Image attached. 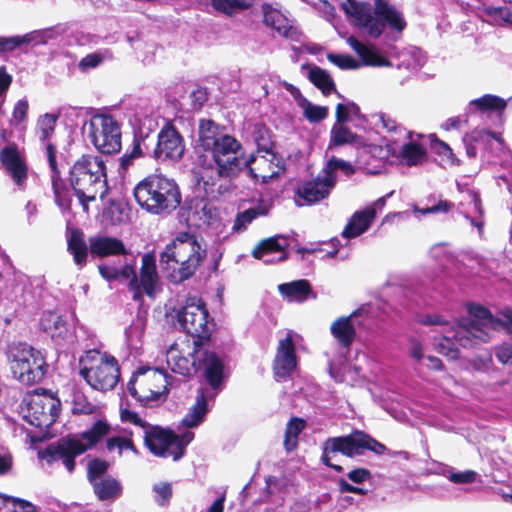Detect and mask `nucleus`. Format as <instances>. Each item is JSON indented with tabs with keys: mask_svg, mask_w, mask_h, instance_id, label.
Returning a JSON list of instances; mask_svg holds the SVG:
<instances>
[{
	"mask_svg": "<svg viewBox=\"0 0 512 512\" xmlns=\"http://www.w3.org/2000/svg\"><path fill=\"white\" fill-rule=\"evenodd\" d=\"M468 312L469 317L452 326L448 319L435 313L419 314L416 321L425 326L443 327V341L439 344V351L450 359L459 358L458 346L471 348L488 342L500 329H506L512 335V309H504L501 319L495 318L487 308L476 304L469 305Z\"/></svg>",
	"mask_w": 512,
	"mask_h": 512,
	"instance_id": "nucleus-1",
	"label": "nucleus"
},
{
	"mask_svg": "<svg viewBox=\"0 0 512 512\" xmlns=\"http://www.w3.org/2000/svg\"><path fill=\"white\" fill-rule=\"evenodd\" d=\"M206 255V250L190 233H180L160 255V265L166 277L174 283L189 279Z\"/></svg>",
	"mask_w": 512,
	"mask_h": 512,
	"instance_id": "nucleus-2",
	"label": "nucleus"
},
{
	"mask_svg": "<svg viewBox=\"0 0 512 512\" xmlns=\"http://www.w3.org/2000/svg\"><path fill=\"white\" fill-rule=\"evenodd\" d=\"M374 12L367 2L347 0L342 4L344 12L357 20L358 26L365 30L371 38H378L386 26L401 33L406 28V21L402 12L388 0H374Z\"/></svg>",
	"mask_w": 512,
	"mask_h": 512,
	"instance_id": "nucleus-3",
	"label": "nucleus"
},
{
	"mask_svg": "<svg viewBox=\"0 0 512 512\" xmlns=\"http://www.w3.org/2000/svg\"><path fill=\"white\" fill-rule=\"evenodd\" d=\"M138 205L152 215L172 213L181 203L178 184L162 174H151L136 184L133 190Z\"/></svg>",
	"mask_w": 512,
	"mask_h": 512,
	"instance_id": "nucleus-4",
	"label": "nucleus"
},
{
	"mask_svg": "<svg viewBox=\"0 0 512 512\" xmlns=\"http://www.w3.org/2000/svg\"><path fill=\"white\" fill-rule=\"evenodd\" d=\"M69 181L83 211L88 202L95 201L98 193L104 197L107 190L105 161L102 156L83 155L69 170Z\"/></svg>",
	"mask_w": 512,
	"mask_h": 512,
	"instance_id": "nucleus-5",
	"label": "nucleus"
},
{
	"mask_svg": "<svg viewBox=\"0 0 512 512\" xmlns=\"http://www.w3.org/2000/svg\"><path fill=\"white\" fill-rule=\"evenodd\" d=\"M108 426L102 421H97L89 431L82 434L81 438L62 437L56 442L39 451V458L52 465L59 460L69 473L75 469V457L83 454L88 448L96 444L107 432Z\"/></svg>",
	"mask_w": 512,
	"mask_h": 512,
	"instance_id": "nucleus-6",
	"label": "nucleus"
},
{
	"mask_svg": "<svg viewBox=\"0 0 512 512\" xmlns=\"http://www.w3.org/2000/svg\"><path fill=\"white\" fill-rule=\"evenodd\" d=\"M204 375L208 386L200 388L194 405L189 409L182 423L189 428L197 427L203 422L209 408L208 403L213 402L223 389L224 364L214 352H206L203 358Z\"/></svg>",
	"mask_w": 512,
	"mask_h": 512,
	"instance_id": "nucleus-7",
	"label": "nucleus"
},
{
	"mask_svg": "<svg viewBox=\"0 0 512 512\" xmlns=\"http://www.w3.org/2000/svg\"><path fill=\"white\" fill-rule=\"evenodd\" d=\"M65 237L67 251L79 270L87 265L89 252L98 257L125 253V247L120 240L110 237H90L87 242L84 232L74 226H67Z\"/></svg>",
	"mask_w": 512,
	"mask_h": 512,
	"instance_id": "nucleus-8",
	"label": "nucleus"
},
{
	"mask_svg": "<svg viewBox=\"0 0 512 512\" xmlns=\"http://www.w3.org/2000/svg\"><path fill=\"white\" fill-rule=\"evenodd\" d=\"M79 374L91 388L108 391L115 388L120 370L115 357L99 350H87L79 359Z\"/></svg>",
	"mask_w": 512,
	"mask_h": 512,
	"instance_id": "nucleus-9",
	"label": "nucleus"
},
{
	"mask_svg": "<svg viewBox=\"0 0 512 512\" xmlns=\"http://www.w3.org/2000/svg\"><path fill=\"white\" fill-rule=\"evenodd\" d=\"M322 463L335 470L342 472L343 467L331 462V454L341 453L344 456L353 458L363 454L364 450H370L377 455L384 454L387 448L369 434L361 430H354L345 436L330 437L326 439L322 447Z\"/></svg>",
	"mask_w": 512,
	"mask_h": 512,
	"instance_id": "nucleus-10",
	"label": "nucleus"
},
{
	"mask_svg": "<svg viewBox=\"0 0 512 512\" xmlns=\"http://www.w3.org/2000/svg\"><path fill=\"white\" fill-rule=\"evenodd\" d=\"M7 358L13 376L21 383L31 385L44 378L47 363L42 353L27 343L9 345Z\"/></svg>",
	"mask_w": 512,
	"mask_h": 512,
	"instance_id": "nucleus-11",
	"label": "nucleus"
},
{
	"mask_svg": "<svg viewBox=\"0 0 512 512\" xmlns=\"http://www.w3.org/2000/svg\"><path fill=\"white\" fill-rule=\"evenodd\" d=\"M170 376L160 369H139L127 384L129 394L144 406H152L171 385Z\"/></svg>",
	"mask_w": 512,
	"mask_h": 512,
	"instance_id": "nucleus-12",
	"label": "nucleus"
},
{
	"mask_svg": "<svg viewBox=\"0 0 512 512\" xmlns=\"http://www.w3.org/2000/svg\"><path fill=\"white\" fill-rule=\"evenodd\" d=\"M88 125V136L101 153L111 155L121 150V127L111 115L97 113L84 126Z\"/></svg>",
	"mask_w": 512,
	"mask_h": 512,
	"instance_id": "nucleus-13",
	"label": "nucleus"
},
{
	"mask_svg": "<svg viewBox=\"0 0 512 512\" xmlns=\"http://www.w3.org/2000/svg\"><path fill=\"white\" fill-rule=\"evenodd\" d=\"M208 311L205 303L198 297H188L185 304L176 311L180 327L193 338V345L200 346L201 341L210 336Z\"/></svg>",
	"mask_w": 512,
	"mask_h": 512,
	"instance_id": "nucleus-14",
	"label": "nucleus"
},
{
	"mask_svg": "<svg viewBox=\"0 0 512 512\" xmlns=\"http://www.w3.org/2000/svg\"><path fill=\"white\" fill-rule=\"evenodd\" d=\"M241 143L232 135L221 136L218 143L207 152H211L216 164L217 174L221 178H234L242 170V158L239 152Z\"/></svg>",
	"mask_w": 512,
	"mask_h": 512,
	"instance_id": "nucleus-15",
	"label": "nucleus"
},
{
	"mask_svg": "<svg viewBox=\"0 0 512 512\" xmlns=\"http://www.w3.org/2000/svg\"><path fill=\"white\" fill-rule=\"evenodd\" d=\"M26 401L25 420L37 428H48L57 419L60 411V401L51 394H39L29 396Z\"/></svg>",
	"mask_w": 512,
	"mask_h": 512,
	"instance_id": "nucleus-16",
	"label": "nucleus"
},
{
	"mask_svg": "<svg viewBox=\"0 0 512 512\" xmlns=\"http://www.w3.org/2000/svg\"><path fill=\"white\" fill-rule=\"evenodd\" d=\"M455 207V204L449 200L437 198L435 195H430L425 200L412 205V210H405L399 212H390L385 215L380 224H391L393 222H408L412 217L421 221L422 216L431 214H446Z\"/></svg>",
	"mask_w": 512,
	"mask_h": 512,
	"instance_id": "nucleus-17",
	"label": "nucleus"
},
{
	"mask_svg": "<svg viewBox=\"0 0 512 512\" xmlns=\"http://www.w3.org/2000/svg\"><path fill=\"white\" fill-rule=\"evenodd\" d=\"M151 152L158 162H178L185 152L184 139L172 124H166L158 133L157 143Z\"/></svg>",
	"mask_w": 512,
	"mask_h": 512,
	"instance_id": "nucleus-18",
	"label": "nucleus"
},
{
	"mask_svg": "<svg viewBox=\"0 0 512 512\" xmlns=\"http://www.w3.org/2000/svg\"><path fill=\"white\" fill-rule=\"evenodd\" d=\"M272 368L274 377L279 382L286 381L295 372L297 356L291 333L279 340Z\"/></svg>",
	"mask_w": 512,
	"mask_h": 512,
	"instance_id": "nucleus-19",
	"label": "nucleus"
},
{
	"mask_svg": "<svg viewBox=\"0 0 512 512\" xmlns=\"http://www.w3.org/2000/svg\"><path fill=\"white\" fill-rule=\"evenodd\" d=\"M200 346H194L193 352H188V356L184 355V349L180 348V345L175 342L170 345L166 351V362L172 372L180 374L182 376H190L197 370L196 357L199 360V366L203 365L204 354L207 351H201Z\"/></svg>",
	"mask_w": 512,
	"mask_h": 512,
	"instance_id": "nucleus-20",
	"label": "nucleus"
},
{
	"mask_svg": "<svg viewBox=\"0 0 512 512\" xmlns=\"http://www.w3.org/2000/svg\"><path fill=\"white\" fill-rule=\"evenodd\" d=\"M144 444L157 457L173 458L177 446L175 433L160 426H149L144 433Z\"/></svg>",
	"mask_w": 512,
	"mask_h": 512,
	"instance_id": "nucleus-21",
	"label": "nucleus"
},
{
	"mask_svg": "<svg viewBox=\"0 0 512 512\" xmlns=\"http://www.w3.org/2000/svg\"><path fill=\"white\" fill-rule=\"evenodd\" d=\"M333 188V179L321 172L316 178L305 182L297 189L296 202L299 206L317 203L328 197Z\"/></svg>",
	"mask_w": 512,
	"mask_h": 512,
	"instance_id": "nucleus-22",
	"label": "nucleus"
},
{
	"mask_svg": "<svg viewBox=\"0 0 512 512\" xmlns=\"http://www.w3.org/2000/svg\"><path fill=\"white\" fill-rule=\"evenodd\" d=\"M292 246L288 235H278L261 241L253 250V256L265 264L281 262L286 259L285 248Z\"/></svg>",
	"mask_w": 512,
	"mask_h": 512,
	"instance_id": "nucleus-23",
	"label": "nucleus"
},
{
	"mask_svg": "<svg viewBox=\"0 0 512 512\" xmlns=\"http://www.w3.org/2000/svg\"><path fill=\"white\" fill-rule=\"evenodd\" d=\"M0 161L15 184L22 189L27 179L28 169L15 144L1 149Z\"/></svg>",
	"mask_w": 512,
	"mask_h": 512,
	"instance_id": "nucleus-24",
	"label": "nucleus"
},
{
	"mask_svg": "<svg viewBox=\"0 0 512 512\" xmlns=\"http://www.w3.org/2000/svg\"><path fill=\"white\" fill-rule=\"evenodd\" d=\"M47 161L51 171L55 202L62 210H69L71 207V197L69 191L61 186L60 169L57 164V149L53 143L47 144Z\"/></svg>",
	"mask_w": 512,
	"mask_h": 512,
	"instance_id": "nucleus-25",
	"label": "nucleus"
},
{
	"mask_svg": "<svg viewBox=\"0 0 512 512\" xmlns=\"http://www.w3.org/2000/svg\"><path fill=\"white\" fill-rule=\"evenodd\" d=\"M365 312L364 308H360L349 316H343L336 319L330 327L331 334L337 342L344 348H348L355 339L356 330L355 323L357 318Z\"/></svg>",
	"mask_w": 512,
	"mask_h": 512,
	"instance_id": "nucleus-26",
	"label": "nucleus"
},
{
	"mask_svg": "<svg viewBox=\"0 0 512 512\" xmlns=\"http://www.w3.org/2000/svg\"><path fill=\"white\" fill-rule=\"evenodd\" d=\"M507 107V101L493 94H485L471 100L465 108V122L476 114L502 113Z\"/></svg>",
	"mask_w": 512,
	"mask_h": 512,
	"instance_id": "nucleus-27",
	"label": "nucleus"
},
{
	"mask_svg": "<svg viewBox=\"0 0 512 512\" xmlns=\"http://www.w3.org/2000/svg\"><path fill=\"white\" fill-rule=\"evenodd\" d=\"M349 46L355 51L365 66L390 67L391 61L384 56L379 49L372 44H364L356 37L350 36L347 39Z\"/></svg>",
	"mask_w": 512,
	"mask_h": 512,
	"instance_id": "nucleus-28",
	"label": "nucleus"
},
{
	"mask_svg": "<svg viewBox=\"0 0 512 512\" xmlns=\"http://www.w3.org/2000/svg\"><path fill=\"white\" fill-rule=\"evenodd\" d=\"M252 138L257 146V152H264L271 155L272 158L269 161L279 166L282 159L274 151L275 141L272 130L265 124L257 123L252 130Z\"/></svg>",
	"mask_w": 512,
	"mask_h": 512,
	"instance_id": "nucleus-29",
	"label": "nucleus"
},
{
	"mask_svg": "<svg viewBox=\"0 0 512 512\" xmlns=\"http://www.w3.org/2000/svg\"><path fill=\"white\" fill-rule=\"evenodd\" d=\"M178 207L179 224H197L202 220V215H206V203L197 196L186 197Z\"/></svg>",
	"mask_w": 512,
	"mask_h": 512,
	"instance_id": "nucleus-30",
	"label": "nucleus"
},
{
	"mask_svg": "<svg viewBox=\"0 0 512 512\" xmlns=\"http://www.w3.org/2000/svg\"><path fill=\"white\" fill-rule=\"evenodd\" d=\"M302 70L308 69V79L309 81L318 88L324 96L330 95L332 92H335L339 98L343 96L336 90L335 82L330 75V73L316 65H310L309 63H305L301 66Z\"/></svg>",
	"mask_w": 512,
	"mask_h": 512,
	"instance_id": "nucleus-31",
	"label": "nucleus"
},
{
	"mask_svg": "<svg viewBox=\"0 0 512 512\" xmlns=\"http://www.w3.org/2000/svg\"><path fill=\"white\" fill-rule=\"evenodd\" d=\"M278 291L288 302L302 303L310 297L316 298L310 283L305 279L280 284Z\"/></svg>",
	"mask_w": 512,
	"mask_h": 512,
	"instance_id": "nucleus-32",
	"label": "nucleus"
},
{
	"mask_svg": "<svg viewBox=\"0 0 512 512\" xmlns=\"http://www.w3.org/2000/svg\"><path fill=\"white\" fill-rule=\"evenodd\" d=\"M138 281L140 285V296L144 292L149 297H154L159 278L153 256L146 254L142 257V267Z\"/></svg>",
	"mask_w": 512,
	"mask_h": 512,
	"instance_id": "nucleus-33",
	"label": "nucleus"
},
{
	"mask_svg": "<svg viewBox=\"0 0 512 512\" xmlns=\"http://www.w3.org/2000/svg\"><path fill=\"white\" fill-rule=\"evenodd\" d=\"M224 127L211 119H200L198 124V143L204 151H208L225 136Z\"/></svg>",
	"mask_w": 512,
	"mask_h": 512,
	"instance_id": "nucleus-34",
	"label": "nucleus"
},
{
	"mask_svg": "<svg viewBox=\"0 0 512 512\" xmlns=\"http://www.w3.org/2000/svg\"><path fill=\"white\" fill-rule=\"evenodd\" d=\"M391 152L408 166L418 165L426 159V149L421 144L411 140L403 143L398 148H391Z\"/></svg>",
	"mask_w": 512,
	"mask_h": 512,
	"instance_id": "nucleus-35",
	"label": "nucleus"
},
{
	"mask_svg": "<svg viewBox=\"0 0 512 512\" xmlns=\"http://www.w3.org/2000/svg\"><path fill=\"white\" fill-rule=\"evenodd\" d=\"M392 194L393 192H389L372 202L370 205L364 207L363 209L355 211L353 215L348 219L346 224H372L376 216L382 212L386 205L387 199Z\"/></svg>",
	"mask_w": 512,
	"mask_h": 512,
	"instance_id": "nucleus-36",
	"label": "nucleus"
},
{
	"mask_svg": "<svg viewBox=\"0 0 512 512\" xmlns=\"http://www.w3.org/2000/svg\"><path fill=\"white\" fill-rule=\"evenodd\" d=\"M148 137V134L143 136L141 132L134 133L131 150L127 151L119 158V166L121 170H127L133 164L135 159L140 158L145 154H150L149 145L146 143Z\"/></svg>",
	"mask_w": 512,
	"mask_h": 512,
	"instance_id": "nucleus-37",
	"label": "nucleus"
},
{
	"mask_svg": "<svg viewBox=\"0 0 512 512\" xmlns=\"http://www.w3.org/2000/svg\"><path fill=\"white\" fill-rule=\"evenodd\" d=\"M95 495L101 501H114L122 495L121 483L112 477H105L91 484Z\"/></svg>",
	"mask_w": 512,
	"mask_h": 512,
	"instance_id": "nucleus-38",
	"label": "nucleus"
},
{
	"mask_svg": "<svg viewBox=\"0 0 512 512\" xmlns=\"http://www.w3.org/2000/svg\"><path fill=\"white\" fill-rule=\"evenodd\" d=\"M263 15H264V24L273 28L282 36H290L291 33L288 28V19L286 16L278 9L273 8L270 4H263L262 6Z\"/></svg>",
	"mask_w": 512,
	"mask_h": 512,
	"instance_id": "nucleus-39",
	"label": "nucleus"
},
{
	"mask_svg": "<svg viewBox=\"0 0 512 512\" xmlns=\"http://www.w3.org/2000/svg\"><path fill=\"white\" fill-rule=\"evenodd\" d=\"M361 136L352 132L350 128L343 124H334L330 131L329 147H340L347 144H359Z\"/></svg>",
	"mask_w": 512,
	"mask_h": 512,
	"instance_id": "nucleus-40",
	"label": "nucleus"
},
{
	"mask_svg": "<svg viewBox=\"0 0 512 512\" xmlns=\"http://www.w3.org/2000/svg\"><path fill=\"white\" fill-rule=\"evenodd\" d=\"M272 204L270 201L261 199L251 207L239 212L234 224H249L260 216L268 215Z\"/></svg>",
	"mask_w": 512,
	"mask_h": 512,
	"instance_id": "nucleus-41",
	"label": "nucleus"
},
{
	"mask_svg": "<svg viewBox=\"0 0 512 512\" xmlns=\"http://www.w3.org/2000/svg\"><path fill=\"white\" fill-rule=\"evenodd\" d=\"M379 120L382 127L391 134L389 141L396 143L399 139L411 138V132L407 131L405 127L399 124L393 117L386 113L379 114Z\"/></svg>",
	"mask_w": 512,
	"mask_h": 512,
	"instance_id": "nucleus-42",
	"label": "nucleus"
},
{
	"mask_svg": "<svg viewBox=\"0 0 512 512\" xmlns=\"http://www.w3.org/2000/svg\"><path fill=\"white\" fill-rule=\"evenodd\" d=\"M51 339L58 346L71 345L75 342V325L73 320L64 318L61 320L56 332L52 334Z\"/></svg>",
	"mask_w": 512,
	"mask_h": 512,
	"instance_id": "nucleus-43",
	"label": "nucleus"
},
{
	"mask_svg": "<svg viewBox=\"0 0 512 512\" xmlns=\"http://www.w3.org/2000/svg\"><path fill=\"white\" fill-rule=\"evenodd\" d=\"M58 116L55 114L45 113L41 115L37 120V130L39 133V140L42 144H45V148L47 149V144L51 143L49 141L51 135L54 133L56 122Z\"/></svg>",
	"mask_w": 512,
	"mask_h": 512,
	"instance_id": "nucleus-44",
	"label": "nucleus"
},
{
	"mask_svg": "<svg viewBox=\"0 0 512 512\" xmlns=\"http://www.w3.org/2000/svg\"><path fill=\"white\" fill-rule=\"evenodd\" d=\"M338 170L342 171L346 176H350L355 172V169L350 162L332 156L322 169V173L327 177H331L333 179V184L335 185L337 179L336 171Z\"/></svg>",
	"mask_w": 512,
	"mask_h": 512,
	"instance_id": "nucleus-45",
	"label": "nucleus"
},
{
	"mask_svg": "<svg viewBox=\"0 0 512 512\" xmlns=\"http://www.w3.org/2000/svg\"><path fill=\"white\" fill-rule=\"evenodd\" d=\"M12 83V76L6 72L5 67H0V138L2 141L7 140V130L3 128V117L5 111L3 105L6 99L7 91Z\"/></svg>",
	"mask_w": 512,
	"mask_h": 512,
	"instance_id": "nucleus-46",
	"label": "nucleus"
},
{
	"mask_svg": "<svg viewBox=\"0 0 512 512\" xmlns=\"http://www.w3.org/2000/svg\"><path fill=\"white\" fill-rule=\"evenodd\" d=\"M305 427V422L299 418L291 419L285 430L284 446L290 452L297 447L298 436Z\"/></svg>",
	"mask_w": 512,
	"mask_h": 512,
	"instance_id": "nucleus-47",
	"label": "nucleus"
},
{
	"mask_svg": "<svg viewBox=\"0 0 512 512\" xmlns=\"http://www.w3.org/2000/svg\"><path fill=\"white\" fill-rule=\"evenodd\" d=\"M304 117L310 123H318L327 118L329 109L327 106L313 104L307 100L301 107Z\"/></svg>",
	"mask_w": 512,
	"mask_h": 512,
	"instance_id": "nucleus-48",
	"label": "nucleus"
},
{
	"mask_svg": "<svg viewBox=\"0 0 512 512\" xmlns=\"http://www.w3.org/2000/svg\"><path fill=\"white\" fill-rule=\"evenodd\" d=\"M55 38V33L52 28L34 30L32 32L21 35L22 45L34 44V45H44L47 44L49 40Z\"/></svg>",
	"mask_w": 512,
	"mask_h": 512,
	"instance_id": "nucleus-49",
	"label": "nucleus"
},
{
	"mask_svg": "<svg viewBox=\"0 0 512 512\" xmlns=\"http://www.w3.org/2000/svg\"><path fill=\"white\" fill-rule=\"evenodd\" d=\"M210 3L216 11L226 15H232L250 6L241 0H210Z\"/></svg>",
	"mask_w": 512,
	"mask_h": 512,
	"instance_id": "nucleus-50",
	"label": "nucleus"
},
{
	"mask_svg": "<svg viewBox=\"0 0 512 512\" xmlns=\"http://www.w3.org/2000/svg\"><path fill=\"white\" fill-rule=\"evenodd\" d=\"M109 464L100 459H92L88 462L87 465V478L89 482L92 484L100 479L105 478V473L107 472Z\"/></svg>",
	"mask_w": 512,
	"mask_h": 512,
	"instance_id": "nucleus-51",
	"label": "nucleus"
},
{
	"mask_svg": "<svg viewBox=\"0 0 512 512\" xmlns=\"http://www.w3.org/2000/svg\"><path fill=\"white\" fill-rule=\"evenodd\" d=\"M62 319L63 316L54 311H45L40 319V327L46 334L52 337V334L56 332Z\"/></svg>",
	"mask_w": 512,
	"mask_h": 512,
	"instance_id": "nucleus-52",
	"label": "nucleus"
},
{
	"mask_svg": "<svg viewBox=\"0 0 512 512\" xmlns=\"http://www.w3.org/2000/svg\"><path fill=\"white\" fill-rule=\"evenodd\" d=\"M342 369L343 372H341L340 369H336L333 365H330L329 373L337 382H347L351 385L356 382V376L360 373L358 367L344 366Z\"/></svg>",
	"mask_w": 512,
	"mask_h": 512,
	"instance_id": "nucleus-53",
	"label": "nucleus"
},
{
	"mask_svg": "<svg viewBox=\"0 0 512 512\" xmlns=\"http://www.w3.org/2000/svg\"><path fill=\"white\" fill-rule=\"evenodd\" d=\"M443 475L455 484H469L476 480L477 473L473 470L455 472L452 468L448 467L443 471Z\"/></svg>",
	"mask_w": 512,
	"mask_h": 512,
	"instance_id": "nucleus-54",
	"label": "nucleus"
},
{
	"mask_svg": "<svg viewBox=\"0 0 512 512\" xmlns=\"http://www.w3.org/2000/svg\"><path fill=\"white\" fill-rule=\"evenodd\" d=\"M94 409L95 406L88 401L82 392H74L72 399V411L74 414H91L94 412Z\"/></svg>",
	"mask_w": 512,
	"mask_h": 512,
	"instance_id": "nucleus-55",
	"label": "nucleus"
},
{
	"mask_svg": "<svg viewBox=\"0 0 512 512\" xmlns=\"http://www.w3.org/2000/svg\"><path fill=\"white\" fill-rule=\"evenodd\" d=\"M327 59L340 69H357L360 67L357 60L353 56L347 54L330 52L327 54Z\"/></svg>",
	"mask_w": 512,
	"mask_h": 512,
	"instance_id": "nucleus-56",
	"label": "nucleus"
},
{
	"mask_svg": "<svg viewBox=\"0 0 512 512\" xmlns=\"http://www.w3.org/2000/svg\"><path fill=\"white\" fill-rule=\"evenodd\" d=\"M155 493L154 500L159 506H166L172 497V486L167 482H160L153 485Z\"/></svg>",
	"mask_w": 512,
	"mask_h": 512,
	"instance_id": "nucleus-57",
	"label": "nucleus"
},
{
	"mask_svg": "<svg viewBox=\"0 0 512 512\" xmlns=\"http://www.w3.org/2000/svg\"><path fill=\"white\" fill-rule=\"evenodd\" d=\"M104 59V52L95 51L83 57L78 63V68L81 72L86 73L91 69L97 68Z\"/></svg>",
	"mask_w": 512,
	"mask_h": 512,
	"instance_id": "nucleus-58",
	"label": "nucleus"
},
{
	"mask_svg": "<svg viewBox=\"0 0 512 512\" xmlns=\"http://www.w3.org/2000/svg\"><path fill=\"white\" fill-rule=\"evenodd\" d=\"M123 277L126 279H130L129 287L134 292L133 299H140V285L135 272V269L131 265H125L121 270H119V277Z\"/></svg>",
	"mask_w": 512,
	"mask_h": 512,
	"instance_id": "nucleus-59",
	"label": "nucleus"
},
{
	"mask_svg": "<svg viewBox=\"0 0 512 512\" xmlns=\"http://www.w3.org/2000/svg\"><path fill=\"white\" fill-rule=\"evenodd\" d=\"M107 448L109 451L118 449L119 455H121L124 450H131L133 453L138 454V450L134 446L133 442L130 439L124 437L110 438L107 441Z\"/></svg>",
	"mask_w": 512,
	"mask_h": 512,
	"instance_id": "nucleus-60",
	"label": "nucleus"
},
{
	"mask_svg": "<svg viewBox=\"0 0 512 512\" xmlns=\"http://www.w3.org/2000/svg\"><path fill=\"white\" fill-rule=\"evenodd\" d=\"M289 242L292 243L290 249L294 250L298 254H301L302 258H304L305 254H315L317 252H324V249L321 248V243H309L307 246L302 247L300 246L298 240L293 236H289Z\"/></svg>",
	"mask_w": 512,
	"mask_h": 512,
	"instance_id": "nucleus-61",
	"label": "nucleus"
},
{
	"mask_svg": "<svg viewBox=\"0 0 512 512\" xmlns=\"http://www.w3.org/2000/svg\"><path fill=\"white\" fill-rule=\"evenodd\" d=\"M177 446L173 452V460L177 461L181 459L185 453L186 446L193 440L194 434L190 431L183 433L182 435L175 434Z\"/></svg>",
	"mask_w": 512,
	"mask_h": 512,
	"instance_id": "nucleus-62",
	"label": "nucleus"
},
{
	"mask_svg": "<svg viewBox=\"0 0 512 512\" xmlns=\"http://www.w3.org/2000/svg\"><path fill=\"white\" fill-rule=\"evenodd\" d=\"M21 46V35L0 36V54L12 52Z\"/></svg>",
	"mask_w": 512,
	"mask_h": 512,
	"instance_id": "nucleus-63",
	"label": "nucleus"
},
{
	"mask_svg": "<svg viewBox=\"0 0 512 512\" xmlns=\"http://www.w3.org/2000/svg\"><path fill=\"white\" fill-rule=\"evenodd\" d=\"M191 107L200 110L208 100V90L205 87H197L190 93Z\"/></svg>",
	"mask_w": 512,
	"mask_h": 512,
	"instance_id": "nucleus-64",
	"label": "nucleus"
}]
</instances>
